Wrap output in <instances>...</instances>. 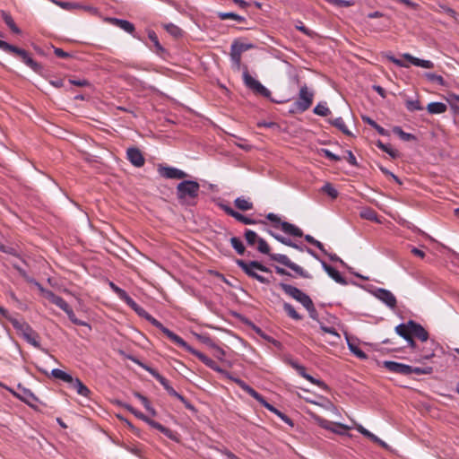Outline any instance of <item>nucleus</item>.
<instances>
[{
    "label": "nucleus",
    "mask_w": 459,
    "mask_h": 459,
    "mask_svg": "<svg viewBox=\"0 0 459 459\" xmlns=\"http://www.w3.org/2000/svg\"><path fill=\"white\" fill-rule=\"evenodd\" d=\"M257 244H258L257 250L262 254L268 255L271 260L275 261V262L290 268L297 275H299L302 278H305V279L312 278V275L307 271L304 270L301 266H299L297 264L290 261V259L286 255L270 253V247L264 238H259L257 240Z\"/></svg>",
    "instance_id": "1"
},
{
    "label": "nucleus",
    "mask_w": 459,
    "mask_h": 459,
    "mask_svg": "<svg viewBox=\"0 0 459 459\" xmlns=\"http://www.w3.org/2000/svg\"><path fill=\"white\" fill-rule=\"evenodd\" d=\"M140 365L142 366L143 368H144L147 372H149L164 387V389L168 392V394L170 396L175 397L178 400H179L185 405V407L187 410L191 411L193 413H195V414L197 413V409L185 396H183L182 394L178 393L170 385L169 380L167 378H165L163 376H161L155 368H153L150 366L142 364V363Z\"/></svg>",
    "instance_id": "2"
},
{
    "label": "nucleus",
    "mask_w": 459,
    "mask_h": 459,
    "mask_svg": "<svg viewBox=\"0 0 459 459\" xmlns=\"http://www.w3.org/2000/svg\"><path fill=\"white\" fill-rule=\"evenodd\" d=\"M200 185L195 180H183L178 184L176 195L182 204H194L195 199L199 195Z\"/></svg>",
    "instance_id": "3"
},
{
    "label": "nucleus",
    "mask_w": 459,
    "mask_h": 459,
    "mask_svg": "<svg viewBox=\"0 0 459 459\" xmlns=\"http://www.w3.org/2000/svg\"><path fill=\"white\" fill-rule=\"evenodd\" d=\"M0 49L4 52L12 53L18 56L27 66H29L35 73L41 74L43 66L41 64L36 62L25 49L20 48L16 46L11 45L8 42L0 39Z\"/></svg>",
    "instance_id": "4"
},
{
    "label": "nucleus",
    "mask_w": 459,
    "mask_h": 459,
    "mask_svg": "<svg viewBox=\"0 0 459 459\" xmlns=\"http://www.w3.org/2000/svg\"><path fill=\"white\" fill-rule=\"evenodd\" d=\"M237 265L250 278L255 279L261 283L269 284L271 281L263 275L258 274L255 270L264 273H272V271L258 261L246 262L242 259L236 260Z\"/></svg>",
    "instance_id": "5"
},
{
    "label": "nucleus",
    "mask_w": 459,
    "mask_h": 459,
    "mask_svg": "<svg viewBox=\"0 0 459 459\" xmlns=\"http://www.w3.org/2000/svg\"><path fill=\"white\" fill-rule=\"evenodd\" d=\"M181 348L185 349L186 351L190 352L196 358H198L206 367L209 368L220 373L223 377L228 378L234 383H236V380H241L238 377H233L230 372L227 370L221 368L213 359L206 356L201 351H198L197 350L191 347L189 344H187L186 342H185V345H180Z\"/></svg>",
    "instance_id": "6"
},
{
    "label": "nucleus",
    "mask_w": 459,
    "mask_h": 459,
    "mask_svg": "<svg viewBox=\"0 0 459 459\" xmlns=\"http://www.w3.org/2000/svg\"><path fill=\"white\" fill-rule=\"evenodd\" d=\"M314 93L309 91L307 85L300 87L299 99L292 104L291 113H303L307 110L313 103Z\"/></svg>",
    "instance_id": "7"
},
{
    "label": "nucleus",
    "mask_w": 459,
    "mask_h": 459,
    "mask_svg": "<svg viewBox=\"0 0 459 459\" xmlns=\"http://www.w3.org/2000/svg\"><path fill=\"white\" fill-rule=\"evenodd\" d=\"M236 384L247 394H248L251 397H253L255 400H256L262 406L266 408L271 412L274 413L275 415L279 416L281 412L280 410L275 408L273 404L269 403L264 397L259 394L257 391H255L253 387L248 385L245 381L243 380H236Z\"/></svg>",
    "instance_id": "8"
},
{
    "label": "nucleus",
    "mask_w": 459,
    "mask_h": 459,
    "mask_svg": "<svg viewBox=\"0 0 459 459\" xmlns=\"http://www.w3.org/2000/svg\"><path fill=\"white\" fill-rule=\"evenodd\" d=\"M236 384L247 394H248L251 397H253L255 400H256L262 406L266 408L271 412L274 413L275 415L279 416L281 412L280 410L275 408L273 404L269 403L264 397L259 394L257 391H255L253 387L248 385L245 381L243 380H236Z\"/></svg>",
    "instance_id": "9"
},
{
    "label": "nucleus",
    "mask_w": 459,
    "mask_h": 459,
    "mask_svg": "<svg viewBox=\"0 0 459 459\" xmlns=\"http://www.w3.org/2000/svg\"><path fill=\"white\" fill-rule=\"evenodd\" d=\"M236 384L247 394H248L251 397H253L255 400H256L262 406L266 408L271 412L274 413L275 415L279 416L281 412L280 410L275 408L273 404L269 403L264 397L259 394L257 391H255L253 387L248 385L245 381L243 380H236Z\"/></svg>",
    "instance_id": "10"
},
{
    "label": "nucleus",
    "mask_w": 459,
    "mask_h": 459,
    "mask_svg": "<svg viewBox=\"0 0 459 459\" xmlns=\"http://www.w3.org/2000/svg\"><path fill=\"white\" fill-rule=\"evenodd\" d=\"M243 81L245 85L248 89L253 91L255 93H257L264 98H270L271 91L266 87H264L259 81L253 78L249 74L247 66H245V70L243 72Z\"/></svg>",
    "instance_id": "11"
},
{
    "label": "nucleus",
    "mask_w": 459,
    "mask_h": 459,
    "mask_svg": "<svg viewBox=\"0 0 459 459\" xmlns=\"http://www.w3.org/2000/svg\"><path fill=\"white\" fill-rule=\"evenodd\" d=\"M255 46L251 43H242L238 39L234 40L230 46V59L234 65L238 68L240 67L241 65V55L243 52L247 51L249 49L254 48Z\"/></svg>",
    "instance_id": "12"
},
{
    "label": "nucleus",
    "mask_w": 459,
    "mask_h": 459,
    "mask_svg": "<svg viewBox=\"0 0 459 459\" xmlns=\"http://www.w3.org/2000/svg\"><path fill=\"white\" fill-rule=\"evenodd\" d=\"M17 388L21 391V393L16 392L11 387H5V389L14 397L25 403L29 406L34 407L35 403L39 402L38 397L30 389L22 386V384H18Z\"/></svg>",
    "instance_id": "13"
},
{
    "label": "nucleus",
    "mask_w": 459,
    "mask_h": 459,
    "mask_svg": "<svg viewBox=\"0 0 459 459\" xmlns=\"http://www.w3.org/2000/svg\"><path fill=\"white\" fill-rule=\"evenodd\" d=\"M278 287L288 296L291 297L298 302H299L302 306L306 304L308 299H310V297L298 289L295 286H292L290 284L285 283L283 281H281L278 283Z\"/></svg>",
    "instance_id": "14"
},
{
    "label": "nucleus",
    "mask_w": 459,
    "mask_h": 459,
    "mask_svg": "<svg viewBox=\"0 0 459 459\" xmlns=\"http://www.w3.org/2000/svg\"><path fill=\"white\" fill-rule=\"evenodd\" d=\"M153 326L160 330L172 342L180 347V345H185V341L178 334L170 331L169 328L165 327L159 320L154 318L151 314L148 316L147 319Z\"/></svg>",
    "instance_id": "15"
},
{
    "label": "nucleus",
    "mask_w": 459,
    "mask_h": 459,
    "mask_svg": "<svg viewBox=\"0 0 459 459\" xmlns=\"http://www.w3.org/2000/svg\"><path fill=\"white\" fill-rule=\"evenodd\" d=\"M153 326L160 330L172 342L180 347V345H185V341L178 334L170 331L169 328L165 327L159 320L154 318L151 314L148 316L147 319Z\"/></svg>",
    "instance_id": "16"
},
{
    "label": "nucleus",
    "mask_w": 459,
    "mask_h": 459,
    "mask_svg": "<svg viewBox=\"0 0 459 459\" xmlns=\"http://www.w3.org/2000/svg\"><path fill=\"white\" fill-rule=\"evenodd\" d=\"M153 326L160 330L172 342L180 347V345H185V341L178 334L170 331L169 328L165 327L159 320L154 318L151 314L148 316L147 319Z\"/></svg>",
    "instance_id": "17"
},
{
    "label": "nucleus",
    "mask_w": 459,
    "mask_h": 459,
    "mask_svg": "<svg viewBox=\"0 0 459 459\" xmlns=\"http://www.w3.org/2000/svg\"><path fill=\"white\" fill-rule=\"evenodd\" d=\"M157 170L160 177L167 179H183L188 177L185 171L168 165L160 164Z\"/></svg>",
    "instance_id": "18"
},
{
    "label": "nucleus",
    "mask_w": 459,
    "mask_h": 459,
    "mask_svg": "<svg viewBox=\"0 0 459 459\" xmlns=\"http://www.w3.org/2000/svg\"><path fill=\"white\" fill-rule=\"evenodd\" d=\"M374 296L385 304L389 308L394 309L396 307V298L390 290L384 288H378L374 291Z\"/></svg>",
    "instance_id": "19"
},
{
    "label": "nucleus",
    "mask_w": 459,
    "mask_h": 459,
    "mask_svg": "<svg viewBox=\"0 0 459 459\" xmlns=\"http://www.w3.org/2000/svg\"><path fill=\"white\" fill-rule=\"evenodd\" d=\"M383 366L385 368H386L388 371L393 373H397L403 376H409L411 366L396 361L392 360H385L383 362Z\"/></svg>",
    "instance_id": "20"
},
{
    "label": "nucleus",
    "mask_w": 459,
    "mask_h": 459,
    "mask_svg": "<svg viewBox=\"0 0 459 459\" xmlns=\"http://www.w3.org/2000/svg\"><path fill=\"white\" fill-rule=\"evenodd\" d=\"M126 159L136 168H141L145 163L142 152L136 147H129L126 150Z\"/></svg>",
    "instance_id": "21"
},
{
    "label": "nucleus",
    "mask_w": 459,
    "mask_h": 459,
    "mask_svg": "<svg viewBox=\"0 0 459 459\" xmlns=\"http://www.w3.org/2000/svg\"><path fill=\"white\" fill-rule=\"evenodd\" d=\"M316 421L320 427L325 429H329L333 433L343 434L346 430L350 429V428L342 423H333L325 419L318 417Z\"/></svg>",
    "instance_id": "22"
},
{
    "label": "nucleus",
    "mask_w": 459,
    "mask_h": 459,
    "mask_svg": "<svg viewBox=\"0 0 459 459\" xmlns=\"http://www.w3.org/2000/svg\"><path fill=\"white\" fill-rule=\"evenodd\" d=\"M408 326H410L413 337L418 338L421 342L428 341L429 334L420 324L414 320H409Z\"/></svg>",
    "instance_id": "23"
},
{
    "label": "nucleus",
    "mask_w": 459,
    "mask_h": 459,
    "mask_svg": "<svg viewBox=\"0 0 459 459\" xmlns=\"http://www.w3.org/2000/svg\"><path fill=\"white\" fill-rule=\"evenodd\" d=\"M107 22L116 27L120 28L121 30H125L126 32H127L131 35H134V33L135 31L134 25L129 21L118 19V18H115V17H109V18H107Z\"/></svg>",
    "instance_id": "24"
},
{
    "label": "nucleus",
    "mask_w": 459,
    "mask_h": 459,
    "mask_svg": "<svg viewBox=\"0 0 459 459\" xmlns=\"http://www.w3.org/2000/svg\"><path fill=\"white\" fill-rule=\"evenodd\" d=\"M321 264L325 273L337 283L346 285L347 281L341 273L333 266L329 265L326 262L321 260Z\"/></svg>",
    "instance_id": "25"
},
{
    "label": "nucleus",
    "mask_w": 459,
    "mask_h": 459,
    "mask_svg": "<svg viewBox=\"0 0 459 459\" xmlns=\"http://www.w3.org/2000/svg\"><path fill=\"white\" fill-rule=\"evenodd\" d=\"M46 297L51 303L57 306L63 311H66L70 307L69 304L62 297L55 294L51 290L46 292Z\"/></svg>",
    "instance_id": "26"
},
{
    "label": "nucleus",
    "mask_w": 459,
    "mask_h": 459,
    "mask_svg": "<svg viewBox=\"0 0 459 459\" xmlns=\"http://www.w3.org/2000/svg\"><path fill=\"white\" fill-rule=\"evenodd\" d=\"M69 385L71 388L83 397H89L91 394V390L77 377H73V381Z\"/></svg>",
    "instance_id": "27"
},
{
    "label": "nucleus",
    "mask_w": 459,
    "mask_h": 459,
    "mask_svg": "<svg viewBox=\"0 0 459 459\" xmlns=\"http://www.w3.org/2000/svg\"><path fill=\"white\" fill-rule=\"evenodd\" d=\"M146 423L149 426H151L152 428L160 431L162 434H164L169 439H171V440H175L176 439L175 433L171 429H169L166 428L165 426L161 425L160 422L155 421V420L148 418V420H146Z\"/></svg>",
    "instance_id": "28"
},
{
    "label": "nucleus",
    "mask_w": 459,
    "mask_h": 459,
    "mask_svg": "<svg viewBox=\"0 0 459 459\" xmlns=\"http://www.w3.org/2000/svg\"><path fill=\"white\" fill-rule=\"evenodd\" d=\"M281 229L284 233H286L287 235H290V236L299 237V238H301L304 236L303 231L299 227H297L296 225L291 224L288 221H283L282 223H281Z\"/></svg>",
    "instance_id": "29"
},
{
    "label": "nucleus",
    "mask_w": 459,
    "mask_h": 459,
    "mask_svg": "<svg viewBox=\"0 0 459 459\" xmlns=\"http://www.w3.org/2000/svg\"><path fill=\"white\" fill-rule=\"evenodd\" d=\"M357 430L361 435H363L364 437L369 438L372 442L379 445L380 446H382L384 448H387L388 447V445L385 441L381 440L378 437H377L375 434L371 433L369 430L365 429L363 426L359 425L357 427Z\"/></svg>",
    "instance_id": "30"
},
{
    "label": "nucleus",
    "mask_w": 459,
    "mask_h": 459,
    "mask_svg": "<svg viewBox=\"0 0 459 459\" xmlns=\"http://www.w3.org/2000/svg\"><path fill=\"white\" fill-rule=\"evenodd\" d=\"M11 324L13 328L18 332V333L22 336H24L25 333H30L32 327L25 321H20L16 318L11 320Z\"/></svg>",
    "instance_id": "31"
},
{
    "label": "nucleus",
    "mask_w": 459,
    "mask_h": 459,
    "mask_svg": "<svg viewBox=\"0 0 459 459\" xmlns=\"http://www.w3.org/2000/svg\"><path fill=\"white\" fill-rule=\"evenodd\" d=\"M234 205L240 211H249L254 208L253 203L249 198H245L244 196L237 197L234 200Z\"/></svg>",
    "instance_id": "32"
},
{
    "label": "nucleus",
    "mask_w": 459,
    "mask_h": 459,
    "mask_svg": "<svg viewBox=\"0 0 459 459\" xmlns=\"http://www.w3.org/2000/svg\"><path fill=\"white\" fill-rule=\"evenodd\" d=\"M22 338L28 343L32 345L33 347L42 350V351H45L44 349L41 348L40 342L39 341V333L36 331H34L33 329L30 331V333H25L24 336H22Z\"/></svg>",
    "instance_id": "33"
},
{
    "label": "nucleus",
    "mask_w": 459,
    "mask_h": 459,
    "mask_svg": "<svg viewBox=\"0 0 459 459\" xmlns=\"http://www.w3.org/2000/svg\"><path fill=\"white\" fill-rule=\"evenodd\" d=\"M328 122L333 126L338 128L345 135H348V136L352 135L351 132L346 126L342 117H336V118L328 119Z\"/></svg>",
    "instance_id": "34"
},
{
    "label": "nucleus",
    "mask_w": 459,
    "mask_h": 459,
    "mask_svg": "<svg viewBox=\"0 0 459 459\" xmlns=\"http://www.w3.org/2000/svg\"><path fill=\"white\" fill-rule=\"evenodd\" d=\"M2 18L5 24L8 26V28L12 30L14 34H21L22 30L19 29V27L15 24L13 17L8 13L3 11L2 12Z\"/></svg>",
    "instance_id": "35"
},
{
    "label": "nucleus",
    "mask_w": 459,
    "mask_h": 459,
    "mask_svg": "<svg viewBox=\"0 0 459 459\" xmlns=\"http://www.w3.org/2000/svg\"><path fill=\"white\" fill-rule=\"evenodd\" d=\"M447 107L443 102H430L427 106V110L430 114H443L446 111Z\"/></svg>",
    "instance_id": "36"
},
{
    "label": "nucleus",
    "mask_w": 459,
    "mask_h": 459,
    "mask_svg": "<svg viewBox=\"0 0 459 459\" xmlns=\"http://www.w3.org/2000/svg\"><path fill=\"white\" fill-rule=\"evenodd\" d=\"M51 376L56 379H60L67 384H70L73 381L72 375H70L59 368L52 369Z\"/></svg>",
    "instance_id": "37"
},
{
    "label": "nucleus",
    "mask_w": 459,
    "mask_h": 459,
    "mask_svg": "<svg viewBox=\"0 0 459 459\" xmlns=\"http://www.w3.org/2000/svg\"><path fill=\"white\" fill-rule=\"evenodd\" d=\"M394 331L399 336H401L404 340L411 335V331L410 326H408V322L398 325L395 327Z\"/></svg>",
    "instance_id": "38"
},
{
    "label": "nucleus",
    "mask_w": 459,
    "mask_h": 459,
    "mask_svg": "<svg viewBox=\"0 0 459 459\" xmlns=\"http://www.w3.org/2000/svg\"><path fill=\"white\" fill-rule=\"evenodd\" d=\"M134 397H136L141 403L143 405V407L152 415V416H155L156 415V411L155 409L151 405V403L150 401L148 400V398L144 395H143L142 394L138 393V392H135L134 394Z\"/></svg>",
    "instance_id": "39"
},
{
    "label": "nucleus",
    "mask_w": 459,
    "mask_h": 459,
    "mask_svg": "<svg viewBox=\"0 0 459 459\" xmlns=\"http://www.w3.org/2000/svg\"><path fill=\"white\" fill-rule=\"evenodd\" d=\"M117 403L122 407H124L125 409H126L128 411H130L131 413H133L136 418L143 420L144 422H146V420H148L149 417H147L145 414H143V412L137 411L136 409H134L132 405L128 404V403H122V402H117Z\"/></svg>",
    "instance_id": "40"
},
{
    "label": "nucleus",
    "mask_w": 459,
    "mask_h": 459,
    "mask_svg": "<svg viewBox=\"0 0 459 459\" xmlns=\"http://www.w3.org/2000/svg\"><path fill=\"white\" fill-rule=\"evenodd\" d=\"M283 310L285 311V313L288 315L289 317H290L294 320L299 321V320L302 319V316L299 315L296 311L295 307L288 302L283 303Z\"/></svg>",
    "instance_id": "41"
},
{
    "label": "nucleus",
    "mask_w": 459,
    "mask_h": 459,
    "mask_svg": "<svg viewBox=\"0 0 459 459\" xmlns=\"http://www.w3.org/2000/svg\"><path fill=\"white\" fill-rule=\"evenodd\" d=\"M202 341L204 343H206L207 345H209L214 349L215 356L218 359H223V357L225 356V351H223V349H221V347H219L218 345L213 343L212 341L209 337H202Z\"/></svg>",
    "instance_id": "42"
},
{
    "label": "nucleus",
    "mask_w": 459,
    "mask_h": 459,
    "mask_svg": "<svg viewBox=\"0 0 459 459\" xmlns=\"http://www.w3.org/2000/svg\"><path fill=\"white\" fill-rule=\"evenodd\" d=\"M108 285L121 300H123L124 302L128 301L130 296L125 290L116 285L113 281H109Z\"/></svg>",
    "instance_id": "43"
},
{
    "label": "nucleus",
    "mask_w": 459,
    "mask_h": 459,
    "mask_svg": "<svg viewBox=\"0 0 459 459\" xmlns=\"http://www.w3.org/2000/svg\"><path fill=\"white\" fill-rule=\"evenodd\" d=\"M393 132L403 141L409 142L416 140V136L414 134L404 132L400 126H394L393 128Z\"/></svg>",
    "instance_id": "44"
},
{
    "label": "nucleus",
    "mask_w": 459,
    "mask_h": 459,
    "mask_svg": "<svg viewBox=\"0 0 459 459\" xmlns=\"http://www.w3.org/2000/svg\"><path fill=\"white\" fill-rule=\"evenodd\" d=\"M221 208L225 212L226 214L229 216H231L236 221L242 222L244 214L240 213L239 212L235 211L233 208L227 204H221Z\"/></svg>",
    "instance_id": "45"
},
{
    "label": "nucleus",
    "mask_w": 459,
    "mask_h": 459,
    "mask_svg": "<svg viewBox=\"0 0 459 459\" xmlns=\"http://www.w3.org/2000/svg\"><path fill=\"white\" fill-rule=\"evenodd\" d=\"M231 247L238 255H243L246 251V247L242 240L238 237H232L230 239Z\"/></svg>",
    "instance_id": "46"
},
{
    "label": "nucleus",
    "mask_w": 459,
    "mask_h": 459,
    "mask_svg": "<svg viewBox=\"0 0 459 459\" xmlns=\"http://www.w3.org/2000/svg\"><path fill=\"white\" fill-rule=\"evenodd\" d=\"M244 237L247 241V244L250 247H253L260 238L255 231L249 229H247L245 230Z\"/></svg>",
    "instance_id": "47"
},
{
    "label": "nucleus",
    "mask_w": 459,
    "mask_h": 459,
    "mask_svg": "<svg viewBox=\"0 0 459 459\" xmlns=\"http://www.w3.org/2000/svg\"><path fill=\"white\" fill-rule=\"evenodd\" d=\"M164 29L168 33L173 36L176 39L182 37L183 30L177 25L173 23H168L164 25Z\"/></svg>",
    "instance_id": "48"
},
{
    "label": "nucleus",
    "mask_w": 459,
    "mask_h": 459,
    "mask_svg": "<svg viewBox=\"0 0 459 459\" xmlns=\"http://www.w3.org/2000/svg\"><path fill=\"white\" fill-rule=\"evenodd\" d=\"M218 17L224 21V20H227V19H232V20H235L238 22H246V18L241 16V15H238L235 13H231V12H229V13H218Z\"/></svg>",
    "instance_id": "49"
},
{
    "label": "nucleus",
    "mask_w": 459,
    "mask_h": 459,
    "mask_svg": "<svg viewBox=\"0 0 459 459\" xmlns=\"http://www.w3.org/2000/svg\"><path fill=\"white\" fill-rule=\"evenodd\" d=\"M376 145L382 150L383 152L389 154L393 159H395L398 157V152L396 150H394L389 144H385L382 143L380 140H378L376 143Z\"/></svg>",
    "instance_id": "50"
},
{
    "label": "nucleus",
    "mask_w": 459,
    "mask_h": 459,
    "mask_svg": "<svg viewBox=\"0 0 459 459\" xmlns=\"http://www.w3.org/2000/svg\"><path fill=\"white\" fill-rule=\"evenodd\" d=\"M65 312L66 313L68 318L70 319V321L73 324L77 325L88 326L91 329V325L87 322L80 320L76 317V316L71 307L68 308V310H66Z\"/></svg>",
    "instance_id": "51"
},
{
    "label": "nucleus",
    "mask_w": 459,
    "mask_h": 459,
    "mask_svg": "<svg viewBox=\"0 0 459 459\" xmlns=\"http://www.w3.org/2000/svg\"><path fill=\"white\" fill-rule=\"evenodd\" d=\"M313 112L317 115V116H320V117H326L328 116L331 111L330 109L328 108L327 105L325 102H319L315 108H314V110Z\"/></svg>",
    "instance_id": "52"
},
{
    "label": "nucleus",
    "mask_w": 459,
    "mask_h": 459,
    "mask_svg": "<svg viewBox=\"0 0 459 459\" xmlns=\"http://www.w3.org/2000/svg\"><path fill=\"white\" fill-rule=\"evenodd\" d=\"M148 38L153 43L157 53H161L165 51L164 48L160 45L158 36L154 30H150L148 32Z\"/></svg>",
    "instance_id": "53"
},
{
    "label": "nucleus",
    "mask_w": 459,
    "mask_h": 459,
    "mask_svg": "<svg viewBox=\"0 0 459 459\" xmlns=\"http://www.w3.org/2000/svg\"><path fill=\"white\" fill-rule=\"evenodd\" d=\"M13 266L26 281L33 282L42 290L41 285L39 282H37L34 279L30 278L23 268H22L20 265L16 264H13Z\"/></svg>",
    "instance_id": "54"
},
{
    "label": "nucleus",
    "mask_w": 459,
    "mask_h": 459,
    "mask_svg": "<svg viewBox=\"0 0 459 459\" xmlns=\"http://www.w3.org/2000/svg\"><path fill=\"white\" fill-rule=\"evenodd\" d=\"M360 217L371 221H378L377 213L371 208H366L360 212Z\"/></svg>",
    "instance_id": "55"
},
{
    "label": "nucleus",
    "mask_w": 459,
    "mask_h": 459,
    "mask_svg": "<svg viewBox=\"0 0 459 459\" xmlns=\"http://www.w3.org/2000/svg\"><path fill=\"white\" fill-rule=\"evenodd\" d=\"M424 77L428 81H429L431 82H435L440 86H444L446 83L444 78L441 75L436 74L434 73H425Z\"/></svg>",
    "instance_id": "56"
},
{
    "label": "nucleus",
    "mask_w": 459,
    "mask_h": 459,
    "mask_svg": "<svg viewBox=\"0 0 459 459\" xmlns=\"http://www.w3.org/2000/svg\"><path fill=\"white\" fill-rule=\"evenodd\" d=\"M348 347L351 352L354 354L357 358L360 359H368L367 354L362 350H360L356 344L348 342Z\"/></svg>",
    "instance_id": "57"
},
{
    "label": "nucleus",
    "mask_w": 459,
    "mask_h": 459,
    "mask_svg": "<svg viewBox=\"0 0 459 459\" xmlns=\"http://www.w3.org/2000/svg\"><path fill=\"white\" fill-rule=\"evenodd\" d=\"M405 107L410 112L423 109V107L420 105V102L419 100H406Z\"/></svg>",
    "instance_id": "58"
},
{
    "label": "nucleus",
    "mask_w": 459,
    "mask_h": 459,
    "mask_svg": "<svg viewBox=\"0 0 459 459\" xmlns=\"http://www.w3.org/2000/svg\"><path fill=\"white\" fill-rule=\"evenodd\" d=\"M308 312L309 316L314 320H318V313L314 306L312 299H308V301L303 306Z\"/></svg>",
    "instance_id": "59"
},
{
    "label": "nucleus",
    "mask_w": 459,
    "mask_h": 459,
    "mask_svg": "<svg viewBox=\"0 0 459 459\" xmlns=\"http://www.w3.org/2000/svg\"><path fill=\"white\" fill-rule=\"evenodd\" d=\"M267 232H268V234H270L273 238H275L280 243H281V244H283L285 246H288V247L293 246L292 245L293 241L290 238H285V237H283L281 235L276 234V233H274L272 230H268Z\"/></svg>",
    "instance_id": "60"
},
{
    "label": "nucleus",
    "mask_w": 459,
    "mask_h": 459,
    "mask_svg": "<svg viewBox=\"0 0 459 459\" xmlns=\"http://www.w3.org/2000/svg\"><path fill=\"white\" fill-rule=\"evenodd\" d=\"M433 372V368L432 367H424V368H420V367H411V370H410V375L412 374V373H415V374H418V375H429Z\"/></svg>",
    "instance_id": "61"
},
{
    "label": "nucleus",
    "mask_w": 459,
    "mask_h": 459,
    "mask_svg": "<svg viewBox=\"0 0 459 459\" xmlns=\"http://www.w3.org/2000/svg\"><path fill=\"white\" fill-rule=\"evenodd\" d=\"M318 153L333 161H340L342 160V158L340 156L333 153L328 149H320L318 151Z\"/></svg>",
    "instance_id": "62"
},
{
    "label": "nucleus",
    "mask_w": 459,
    "mask_h": 459,
    "mask_svg": "<svg viewBox=\"0 0 459 459\" xmlns=\"http://www.w3.org/2000/svg\"><path fill=\"white\" fill-rule=\"evenodd\" d=\"M125 303L130 307L138 316L143 313L144 308L139 306L131 297H129L128 301H125Z\"/></svg>",
    "instance_id": "63"
},
{
    "label": "nucleus",
    "mask_w": 459,
    "mask_h": 459,
    "mask_svg": "<svg viewBox=\"0 0 459 459\" xmlns=\"http://www.w3.org/2000/svg\"><path fill=\"white\" fill-rule=\"evenodd\" d=\"M322 190L333 199L338 196V191L330 183H326L322 187Z\"/></svg>",
    "instance_id": "64"
}]
</instances>
